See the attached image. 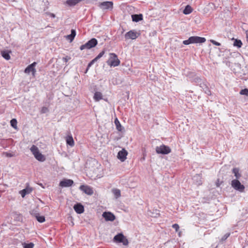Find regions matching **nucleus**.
I'll return each mask as SVG.
<instances>
[{"instance_id": "43", "label": "nucleus", "mask_w": 248, "mask_h": 248, "mask_svg": "<svg viewBox=\"0 0 248 248\" xmlns=\"http://www.w3.org/2000/svg\"><path fill=\"white\" fill-rule=\"evenodd\" d=\"M19 193L23 198H24L25 196V195H27L26 193H25V190H22L19 192Z\"/></svg>"}, {"instance_id": "36", "label": "nucleus", "mask_w": 248, "mask_h": 248, "mask_svg": "<svg viewBox=\"0 0 248 248\" xmlns=\"http://www.w3.org/2000/svg\"><path fill=\"white\" fill-rule=\"evenodd\" d=\"M34 244L32 243L28 244L25 243L24 245V248H33Z\"/></svg>"}, {"instance_id": "31", "label": "nucleus", "mask_w": 248, "mask_h": 248, "mask_svg": "<svg viewBox=\"0 0 248 248\" xmlns=\"http://www.w3.org/2000/svg\"><path fill=\"white\" fill-rule=\"evenodd\" d=\"M97 61L96 60V59L94 58L93 59V60H92L88 64V66H87V67L86 68V73L88 71L89 69L90 68V67L95 62H96Z\"/></svg>"}, {"instance_id": "42", "label": "nucleus", "mask_w": 248, "mask_h": 248, "mask_svg": "<svg viewBox=\"0 0 248 248\" xmlns=\"http://www.w3.org/2000/svg\"><path fill=\"white\" fill-rule=\"evenodd\" d=\"M46 15H47V16H50V17H52V18H55V15L53 13H50V12H46L45 13Z\"/></svg>"}, {"instance_id": "4", "label": "nucleus", "mask_w": 248, "mask_h": 248, "mask_svg": "<svg viewBox=\"0 0 248 248\" xmlns=\"http://www.w3.org/2000/svg\"><path fill=\"white\" fill-rule=\"evenodd\" d=\"M108 64L110 66L116 67L120 63V61L118 59L116 54L113 53H110V58L107 61Z\"/></svg>"}, {"instance_id": "2", "label": "nucleus", "mask_w": 248, "mask_h": 248, "mask_svg": "<svg viewBox=\"0 0 248 248\" xmlns=\"http://www.w3.org/2000/svg\"><path fill=\"white\" fill-rule=\"evenodd\" d=\"M30 150L34 155L35 158L38 161L43 162L46 160L45 157L40 153L38 148L36 146L33 145L31 147Z\"/></svg>"}, {"instance_id": "11", "label": "nucleus", "mask_w": 248, "mask_h": 248, "mask_svg": "<svg viewBox=\"0 0 248 248\" xmlns=\"http://www.w3.org/2000/svg\"><path fill=\"white\" fill-rule=\"evenodd\" d=\"M103 217L106 221H113L115 219V216L114 215L109 212H105L102 214Z\"/></svg>"}, {"instance_id": "21", "label": "nucleus", "mask_w": 248, "mask_h": 248, "mask_svg": "<svg viewBox=\"0 0 248 248\" xmlns=\"http://www.w3.org/2000/svg\"><path fill=\"white\" fill-rule=\"evenodd\" d=\"M232 173L234 174L236 180H238L241 177V174L239 173V169L237 168H234L232 169Z\"/></svg>"}, {"instance_id": "27", "label": "nucleus", "mask_w": 248, "mask_h": 248, "mask_svg": "<svg viewBox=\"0 0 248 248\" xmlns=\"http://www.w3.org/2000/svg\"><path fill=\"white\" fill-rule=\"evenodd\" d=\"M192 10L193 9L191 7L190 5H187L184 10L183 13L185 15H188L190 14L192 12Z\"/></svg>"}, {"instance_id": "23", "label": "nucleus", "mask_w": 248, "mask_h": 248, "mask_svg": "<svg viewBox=\"0 0 248 248\" xmlns=\"http://www.w3.org/2000/svg\"><path fill=\"white\" fill-rule=\"evenodd\" d=\"M103 98L102 94L101 92H96L93 96V99L95 101H99Z\"/></svg>"}, {"instance_id": "18", "label": "nucleus", "mask_w": 248, "mask_h": 248, "mask_svg": "<svg viewBox=\"0 0 248 248\" xmlns=\"http://www.w3.org/2000/svg\"><path fill=\"white\" fill-rule=\"evenodd\" d=\"M132 21L134 22H139L143 19V16L142 14H135L132 15Z\"/></svg>"}, {"instance_id": "9", "label": "nucleus", "mask_w": 248, "mask_h": 248, "mask_svg": "<svg viewBox=\"0 0 248 248\" xmlns=\"http://www.w3.org/2000/svg\"><path fill=\"white\" fill-rule=\"evenodd\" d=\"M113 5V3L112 1H107L99 3L98 6L103 10L112 9Z\"/></svg>"}, {"instance_id": "34", "label": "nucleus", "mask_w": 248, "mask_h": 248, "mask_svg": "<svg viewBox=\"0 0 248 248\" xmlns=\"http://www.w3.org/2000/svg\"><path fill=\"white\" fill-rule=\"evenodd\" d=\"M48 111L49 109L47 107H43L40 110V113L42 114H44L48 112Z\"/></svg>"}, {"instance_id": "14", "label": "nucleus", "mask_w": 248, "mask_h": 248, "mask_svg": "<svg viewBox=\"0 0 248 248\" xmlns=\"http://www.w3.org/2000/svg\"><path fill=\"white\" fill-rule=\"evenodd\" d=\"M73 184L74 181L72 180L64 179L60 182L59 185L62 187H69Z\"/></svg>"}, {"instance_id": "33", "label": "nucleus", "mask_w": 248, "mask_h": 248, "mask_svg": "<svg viewBox=\"0 0 248 248\" xmlns=\"http://www.w3.org/2000/svg\"><path fill=\"white\" fill-rule=\"evenodd\" d=\"M23 190H25L26 194H29L32 192V188L27 186L25 189H23Z\"/></svg>"}, {"instance_id": "22", "label": "nucleus", "mask_w": 248, "mask_h": 248, "mask_svg": "<svg viewBox=\"0 0 248 248\" xmlns=\"http://www.w3.org/2000/svg\"><path fill=\"white\" fill-rule=\"evenodd\" d=\"M11 52V51L4 50L1 52V54L5 59L6 60H9L11 58L10 56V53Z\"/></svg>"}, {"instance_id": "35", "label": "nucleus", "mask_w": 248, "mask_h": 248, "mask_svg": "<svg viewBox=\"0 0 248 248\" xmlns=\"http://www.w3.org/2000/svg\"><path fill=\"white\" fill-rule=\"evenodd\" d=\"M105 50H103V51H102L95 58V59H96V61H97L98 59H99L100 58H101L103 55L104 54H105Z\"/></svg>"}, {"instance_id": "15", "label": "nucleus", "mask_w": 248, "mask_h": 248, "mask_svg": "<svg viewBox=\"0 0 248 248\" xmlns=\"http://www.w3.org/2000/svg\"><path fill=\"white\" fill-rule=\"evenodd\" d=\"M127 155V152L124 149H123L121 151H120L118 152V158L121 161H124L126 158Z\"/></svg>"}, {"instance_id": "25", "label": "nucleus", "mask_w": 248, "mask_h": 248, "mask_svg": "<svg viewBox=\"0 0 248 248\" xmlns=\"http://www.w3.org/2000/svg\"><path fill=\"white\" fill-rule=\"evenodd\" d=\"M200 87L202 88L203 89V91L205 92V93H206L208 95H211V91L208 88V87L204 83H201L200 84Z\"/></svg>"}, {"instance_id": "13", "label": "nucleus", "mask_w": 248, "mask_h": 248, "mask_svg": "<svg viewBox=\"0 0 248 248\" xmlns=\"http://www.w3.org/2000/svg\"><path fill=\"white\" fill-rule=\"evenodd\" d=\"M47 1H39L38 3V7H37L39 12L45 11L47 8Z\"/></svg>"}, {"instance_id": "5", "label": "nucleus", "mask_w": 248, "mask_h": 248, "mask_svg": "<svg viewBox=\"0 0 248 248\" xmlns=\"http://www.w3.org/2000/svg\"><path fill=\"white\" fill-rule=\"evenodd\" d=\"M155 151L158 154L167 155L171 152V150L169 146L162 144L156 147Z\"/></svg>"}, {"instance_id": "46", "label": "nucleus", "mask_w": 248, "mask_h": 248, "mask_svg": "<svg viewBox=\"0 0 248 248\" xmlns=\"http://www.w3.org/2000/svg\"><path fill=\"white\" fill-rule=\"evenodd\" d=\"M39 185L41 186L42 187L44 188V187L43 186V184H39Z\"/></svg>"}, {"instance_id": "7", "label": "nucleus", "mask_w": 248, "mask_h": 248, "mask_svg": "<svg viewBox=\"0 0 248 248\" xmlns=\"http://www.w3.org/2000/svg\"><path fill=\"white\" fill-rule=\"evenodd\" d=\"M232 186L235 190H238L241 192L244 191L245 186L241 184L238 180L234 179L231 182Z\"/></svg>"}, {"instance_id": "19", "label": "nucleus", "mask_w": 248, "mask_h": 248, "mask_svg": "<svg viewBox=\"0 0 248 248\" xmlns=\"http://www.w3.org/2000/svg\"><path fill=\"white\" fill-rule=\"evenodd\" d=\"M114 123L116 125V129L118 131L123 132L124 131V128L122 126L117 118H116L114 119Z\"/></svg>"}, {"instance_id": "29", "label": "nucleus", "mask_w": 248, "mask_h": 248, "mask_svg": "<svg viewBox=\"0 0 248 248\" xmlns=\"http://www.w3.org/2000/svg\"><path fill=\"white\" fill-rule=\"evenodd\" d=\"M242 43L240 40L235 39L233 43V46H237L238 48L241 47Z\"/></svg>"}, {"instance_id": "16", "label": "nucleus", "mask_w": 248, "mask_h": 248, "mask_svg": "<svg viewBox=\"0 0 248 248\" xmlns=\"http://www.w3.org/2000/svg\"><path fill=\"white\" fill-rule=\"evenodd\" d=\"M75 211L78 214H81L84 211V206L80 203H77L74 206Z\"/></svg>"}, {"instance_id": "40", "label": "nucleus", "mask_w": 248, "mask_h": 248, "mask_svg": "<svg viewBox=\"0 0 248 248\" xmlns=\"http://www.w3.org/2000/svg\"><path fill=\"white\" fill-rule=\"evenodd\" d=\"M210 42L214 45L217 46H220L221 45V44L216 41L214 40H211Z\"/></svg>"}, {"instance_id": "3", "label": "nucleus", "mask_w": 248, "mask_h": 248, "mask_svg": "<svg viewBox=\"0 0 248 248\" xmlns=\"http://www.w3.org/2000/svg\"><path fill=\"white\" fill-rule=\"evenodd\" d=\"M98 44V41L96 39L93 38L88 41L85 44L80 46L79 48L81 50L84 49H90L93 47H95Z\"/></svg>"}, {"instance_id": "24", "label": "nucleus", "mask_w": 248, "mask_h": 248, "mask_svg": "<svg viewBox=\"0 0 248 248\" xmlns=\"http://www.w3.org/2000/svg\"><path fill=\"white\" fill-rule=\"evenodd\" d=\"M76 35V31L74 29H72L71 31V34L69 35H68L66 36V38L67 39L69 40L70 42H72L74 40Z\"/></svg>"}, {"instance_id": "20", "label": "nucleus", "mask_w": 248, "mask_h": 248, "mask_svg": "<svg viewBox=\"0 0 248 248\" xmlns=\"http://www.w3.org/2000/svg\"><path fill=\"white\" fill-rule=\"evenodd\" d=\"M83 0H67L65 3L69 6H74Z\"/></svg>"}, {"instance_id": "41", "label": "nucleus", "mask_w": 248, "mask_h": 248, "mask_svg": "<svg viewBox=\"0 0 248 248\" xmlns=\"http://www.w3.org/2000/svg\"><path fill=\"white\" fill-rule=\"evenodd\" d=\"M70 59H71V57H70L68 56H66V57L62 58L63 61L65 62H67Z\"/></svg>"}, {"instance_id": "17", "label": "nucleus", "mask_w": 248, "mask_h": 248, "mask_svg": "<svg viewBox=\"0 0 248 248\" xmlns=\"http://www.w3.org/2000/svg\"><path fill=\"white\" fill-rule=\"evenodd\" d=\"M65 140L66 144L69 145L70 147H72L75 145V142L74 139L71 134L67 135L65 137Z\"/></svg>"}, {"instance_id": "10", "label": "nucleus", "mask_w": 248, "mask_h": 248, "mask_svg": "<svg viewBox=\"0 0 248 248\" xmlns=\"http://www.w3.org/2000/svg\"><path fill=\"white\" fill-rule=\"evenodd\" d=\"M36 64L37 62H35L30 64L26 68L24 72L27 74H29L30 72H31L32 76H34L36 73L35 67Z\"/></svg>"}, {"instance_id": "12", "label": "nucleus", "mask_w": 248, "mask_h": 248, "mask_svg": "<svg viewBox=\"0 0 248 248\" xmlns=\"http://www.w3.org/2000/svg\"><path fill=\"white\" fill-rule=\"evenodd\" d=\"M79 189L88 195H92L93 193V188L88 186L82 185L79 187Z\"/></svg>"}, {"instance_id": "28", "label": "nucleus", "mask_w": 248, "mask_h": 248, "mask_svg": "<svg viewBox=\"0 0 248 248\" xmlns=\"http://www.w3.org/2000/svg\"><path fill=\"white\" fill-rule=\"evenodd\" d=\"M35 217L37 221L40 223H43L45 221L44 216H40L39 214H36Z\"/></svg>"}, {"instance_id": "39", "label": "nucleus", "mask_w": 248, "mask_h": 248, "mask_svg": "<svg viewBox=\"0 0 248 248\" xmlns=\"http://www.w3.org/2000/svg\"><path fill=\"white\" fill-rule=\"evenodd\" d=\"M172 227L177 232L179 229V226L178 224H174L172 225Z\"/></svg>"}, {"instance_id": "44", "label": "nucleus", "mask_w": 248, "mask_h": 248, "mask_svg": "<svg viewBox=\"0 0 248 248\" xmlns=\"http://www.w3.org/2000/svg\"><path fill=\"white\" fill-rule=\"evenodd\" d=\"M6 0L8 1H15L16 0Z\"/></svg>"}, {"instance_id": "30", "label": "nucleus", "mask_w": 248, "mask_h": 248, "mask_svg": "<svg viewBox=\"0 0 248 248\" xmlns=\"http://www.w3.org/2000/svg\"><path fill=\"white\" fill-rule=\"evenodd\" d=\"M11 125L14 128H17V121L16 119H13L10 121Z\"/></svg>"}, {"instance_id": "47", "label": "nucleus", "mask_w": 248, "mask_h": 248, "mask_svg": "<svg viewBox=\"0 0 248 248\" xmlns=\"http://www.w3.org/2000/svg\"><path fill=\"white\" fill-rule=\"evenodd\" d=\"M196 176H199V175H197V176H194V177H196Z\"/></svg>"}, {"instance_id": "8", "label": "nucleus", "mask_w": 248, "mask_h": 248, "mask_svg": "<svg viewBox=\"0 0 248 248\" xmlns=\"http://www.w3.org/2000/svg\"><path fill=\"white\" fill-rule=\"evenodd\" d=\"M140 34V33H138L134 30H131L125 34L124 37L125 40H134L137 38Z\"/></svg>"}, {"instance_id": "32", "label": "nucleus", "mask_w": 248, "mask_h": 248, "mask_svg": "<svg viewBox=\"0 0 248 248\" xmlns=\"http://www.w3.org/2000/svg\"><path fill=\"white\" fill-rule=\"evenodd\" d=\"M240 94L241 95H245L248 97V89H244L241 90L240 92Z\"/></svg>"}, {"instance_id": "45", "label": "nucleus", "mask_w": 248, "mask_h": 248, "mask_svg": "<svg viewBox=\"0 0 248 248\" xmlns=\"http://www.w3.org/2000/svg\"><path fill=\"white\" fill-rule=\"evenodd\" d=\"M197 80L199 82V81H201V79L200 78H196Z\"/></svg>"}, {"instance_id": "1", "label": "nucleus", "mask_w": 248, "mask_h": 248, "mask_svg": "<svg viewBox=\"0 0 248 248\" xmlns=\"http://www.w3.org/2000/svg\"><path fill=\"white\" fill-rule=\"evenodd\" d=\"M205 41L206 39L204 37L191 36L187 40L183 41V43L184 45H188L190 44L203 43Z\"/></svg>"}, {"instance_id": "38", "label": "nucleus", "mask_w": 248, "mask_h": 248, "mask_svg": "<svg viewBox=\"0 0 248 248\" xmlns=\"http://www.w3.org/2000/svg\"><path fill=\"white\" fill-rule=\"evenodd\" d=\"M230 235V233H226L221 238L222 241L226 240Z\"/></svg>"}, {"instance_id": "26", "label": "nucleus", "mask_w": 248, "mask_h": 248, "mask_svg": "<svg viewBox=\"0 0 248 248\" xmlns=\"http://www.w3.org/2000/svg\"><path fill=\"white\" fill-rule=\"evenodd\" d=\"M112 192L116 199H117L121 197V191L119 189L113 188L112 189Z\"/></svg>"}, {"instance_id": "6", "label": "nucleus", "mask_w": 248, "mask_h": 248, "mask_svg": "<svg viewBox=\"0 0 248 248\" xmlns=\"http://www.w3.org/2000/svg\"><path fill=\"white\" fill-rule=\"evenodd\" d=\"M113 241L118 243H122L124 246L128 244V241L125 236L122 233H119L116 235L113 238Z\"/></svg>"}, {"instance_id": "37", "label": "nucleus", "mask_w": 248, "mask_h": 248, "mask_svg": "<svg viewBox=\"0 0 248 248\" xmlns=\"http://www.w3.org/2000/svg\"><path fill=\"white\" fill-rule=\"evenodd\" d=\"M3 155H4L6 157H13L15 155L14 153H11L8 152H3Z\"/></svg>"}]
</instances>
